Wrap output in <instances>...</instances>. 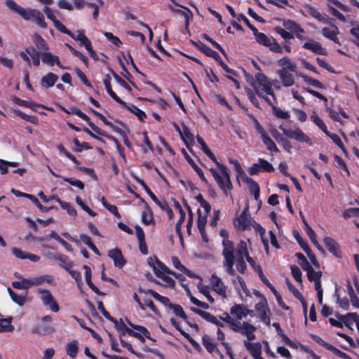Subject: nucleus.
Returning <instances> with one entry per match:
<instances>
[{
    "instance_id": "f257e3e1",
    "label": "nucleus",
    "mask_w": 359,
    "mask_h": 359,
    "mask_svg": "<svg viewBox=\"0 0 359 359\" xmlns=\"http://www.w3.org/2000/svg\"><path fill=\"white\" fill-rule=\"evenodd\" d=\"M197 142L201 147L203 151L218 166L221 175L214 168H210V171L212 173L215 180L217 182L219 188L223 191L225 196H232L230 191L233 189V185L230 180V176L227 170V168L217 161L215 154L209 149L203 139L199 136H196Z\"/></svg>"
},
{
    "instance_id": "f03ea898",
    "label": "nucleus",
    "mask_w": 359,
    "mask_h": 359,
    "mask_svg": "<svg viewBox=\"0 0 359 359\" xmlns=\"http://www.w3.org/2000/svg\"><path fill=\"white\" fill-rule=\"evenodd\" d=\"M219 318L224 322L227 323L230 328L235 332H239L243 335H245L248 340H254L255 335L254 332L256 330V327L250 324L248 322L241 323L233 318H232L228 313H224L219 316Z\"/></svg>"
},
{
    "instance_id": "7ed1b4c3",
    "label": "nucleus",
    "mask_w": 359,
    "mask_h": 359,
    "mask_svg": "<svg viewBox=\"0 0 359 359\" xmlns=\"http://www.w3.org/2000/svg\"><path fill=\"white\" fill-rule=\"evenodd\" d=\"M256 81L252 83V86L259 97H263V93L272 96L276 101V97L272 89V83L268 80L266 76L262 73H257L255 76Z\"/></svg>"
},
{
    "instance_id": "20e7f679",
    "label": "nucleus",
    "mask_w": 359,
    "mask_h": 359,
    "mask_svg": "<svg viewBox=\"0 0 359 359\" xmlns=\"http://www.w3.org/2000/svg\"><path fill=\"white\" fill-rule=\"evenodd\" d=\"M222 255L224 258V266L230 275L234 276L235 270L233 268L235 264L234 243L231 241L224 239L222 241Z\"/></svg>"
},
{
    "instance_id": "39448f33",
    "label": "nucleus",
    "mask_w": 359,
    "mask_h": 359,
    "mask_svg": "<svg viewBox=\"0 0 359 359\" xmlns=\"http://www.w3.org/2000/svg\"><path fill=\"white\" fill-rule=\"evenodd\" d=\"M248 255L247 243L244 241H241L236 248H234V257L236 267L237 270L244 274L247 266L244 258Z\"/></svg>"
},
{
    "instance_id": "423d86ee",
    "label": "nucleus",
    "mask_w": 359,
    "mask_h": 359,
    "mask_svg": "<svg viewBox=\"0 0 359 359\" xmlns=\"http://www.w3.org/2000/svg\"><path fill=\"white\" fill-rule=\"evenodd\" d=\"M133 177L136 180V182H138L143 187V189L148 194V195L150 196L152 201L155 202L163 210L165 211L169 219H172L174 217V214L167 201L165 200H158V198L153 194V192L151 191V189L142 180H141L136 175H133Z\"/></svg>"
},
{
    "instance_id": "0eeeda50",
    "label": "nucleus",
    "mask_w": 359,
    "mask_h": 359,
    "mask_svg": "<svg viewBox=\"0 0 359 359\" xmlns=\"http://www.w3.org/2000/svg\"><path fill=\"white\" fill-rule=\"evenodd\" d=\"M22 18L27 21L36 22L39 27L46 28L47 23L45 22L44 16L39 11L32 8H26Z\"/></svg>"
},
{
    "instance_id": "6e6552de",
    "label": "nucleus",
    "mask_w": 359,
    "mask_h": 359,
    "mask_svg": "<svg viewBox=\"0 0 359 359\" xmlns=\"http://www.w3.org/2000/svg\"><path fill=\"white\" fill-rule=\"evenodd\" d=\"M279 128L283 131V134L289 138L294 139L299 142H306L309 145L312 144L311 140L299 128H297L295 130L286 129L283 126V125H280Z\"/></svg>"
},
{
    "instance_id": "1a4fd4ad",
    "label": "nucleus",
    "mask_w": 359,
    "mask_h": 359,
    "mask_svg": "<svg viewBox=\"0 0 359 359\" xmlns=\"http://www.w3.org/2000/svg\"><path fill=\"white\" fill-rule=\"evenodd\" d=\"M38 292L41 294V299L43 304L48 306L53 312H57L60 309L58 304L54 300L51 292L48 290L38 289Z\"/></svg>"
},
{
    "instance_id": "9d476101",
    "label": "nucleus",
    "mask_w": 359,
    "mask_h": 359,
    "mask_svg": "<svg viewBox=\"0 0 359 359\" xmlns=\"http://www.w3.org/2000/svg\"><path fill=\"white\" fill-rule=\"evenodd\" d=\"M311 337L314 340L316 343L320 344V346H323L324 348H327V350L332 351L334 355L343 358V359H351V358L347 355L346 353L341 351L340 350L337 349L336 347L332 346V344L327 343V341H324L322 338H320L319 336L311 334Z\"/></svg>"
},
{
    "instance_id": "9b49d317",
    "label": "nucleus",
    "mask_w": 359,
    "mask_h": 359,
    "mask_svg": "<svg viewBox=\"0 0 359 359\" xmlns=\"http://www.w3.org/2000/svg\"><path fill=\"white\" fill-rule=\"evenodd\" d=\"M70 112L71 114L77 115L79 117L86 121L88 123L90 128L97 134L100 135H105V132L96 126L93 122H91L90 118L83 112H82L79 108L76 107H71Z\"/></svg>"
},
{
    "instance_id": "f8f14e48",
    "label": "nucleus",
    "mask_w": 359,
    "mask_h": 359,
    "mask_svg": "<svg viewBox=\"0 0 359 359\" xmlns=\"http://www.w3.org/2000/svg\"><path fill=\"white\" fill-rule=\"evenodd\" d=\"M11 192L18 197H25L27 198H29L30 200V202H32L34 204L36 205V206L42 212H46L52 209V207H45L41 204L38 198L32 194L22 193L18 190L12 189Z\"/></svg>"
},
{
    "instance_id": "ddd939ff",
    "label": "nucleus",
    "mask_w": 359,
    "mask_h": 359,
    "mask_svg": "<svg viewBox=\"0 0 359 359\" xmlns=\"http://www.w3.org/2000/svg\"><path fill=\"white\" fill-rule=\"evenodd\" d=\"M11 192L18 197H25L27 198H29L30 200V202H32L34 204L36 205V206L42 212H46L52 209V207H45L41 204L38 198L32 194L22 193L18 190L12 189Z\"/></svg>"
},
{
    "instance_id": "4468645a",
    "label": "nucleus",
    "mask_w": 359,
    "mask_h": 359,
    "mask_svg": "<svg viewBox=\"0 0 359 359\" xmlns=\"http://www.w3.org/2000/svg\"><path fill=\"white\" fill-rule=\"evenodd\" d=\"M335 316L338 320L342 322L343 325H344L348 328H351L350 325L352 322H355L359 332V316L357 313H348L346 315L336 313Z\"/></svg>"
},
{
    "instance_id": "2eb2a0df",
    "label": "nucleus",
    "mask_w": 359,
    "mask_h": 359,
    "mask_svg": "<svg viewBox=\"0 0 359 359\" xmlns=\"http://www.w3.org/2000/svg\"><path fill=\"white\" fill-rule=\"evenodd\" d=\"M248 205H247L239 217L236 218L238 223H235V226L243 231L245 230L250 225L251 218L248 214Z\"/></svg>"
},
{
    "instance_id": "dca6fc26",
    "label": "nucleus",
    "mask_w": 359,
    "mask_h": 359,
    "mask_svg": "<svg viewBox=\"0 0 359 359\" xmlns=\"http://www.w3.org/2000/svg\"><path fill=\"white\" fill-rule=\"evenodd\" d=\"M108 256L114 261V266L119 269L123 268L126 263L121 250L118 248L109 250Z\"/></svg>"
},
{
    "instance_id": "f3484780",
    "label": "nucleus",
    "mask_w": 359,
    "mask_h": 359,
    "mask_svg": "<svg viewBox=\"0 0 359 359\" xmlns=\"http://www.w3.org/2000/svg\"><path fill=\"white\" fill-rule=\"evenodd\" d=\"M211 285L212 290L215 291L218 294L221 295L224 298L226 297L225 285L221 279L215 274L212 275Z\"/></svg>"
},
{
    "instance_id": "a211bd4d",
    "label": "nucleus",
    "mask_w": 359,
    "mask_h": 359,
    "mask_svg": "<svg viewBox=\"0 0 359 359\" xmlns=\"http://www.w3.org/2000/svg\"><path fill=\"white\" fill-rule=\"evenodd\" d=\"M324 244L327 249L337 257H341V252L339 250V244L330 237H325L323 239Z\"/></svg>"
},
{
    "instance_id": "6ab92c4d",
    "label": "nucleus",
    "mask_w": 359,
    "mask_h": 359,
    "mask_svg": "<svg viewBox=\"0 0 359 359\" xmlns=\"http://www.w3.org/2000/svg\"><path fill=\"white\" fill-rule=\"evenodd\" d=\"M303 48L306 50H310L316 54L326 55V48L322 47L321 44L314 40H310L309 42H306L303 45Z\"/></svg>"
},
{
    "instance_id": "aec40b11",
    "label": "nucleus",
    "mask_w": 359,
    "mask_h": 359,
    "mask_svg": "<svg viewBox=\"0 0 359 359\" xmlns=\"http://www.w3.org/2000/svg\"><path fill=\"white\" fill-rule=\"evenodd\" d=\"M149 264L153 268V271L155 273V269L156 271L163 273V274L171 273V270L169 269L163 263H162L157 257H149L148 259Z\"/></svg>"
},
{
    "instance_id": "412c9836",
    "label": "nucleus",
    "mask_w": 359,
    "mask_h": 359,
    "mask_svg": "<svg viewBox=\"0 0 359 359\" xmlns=\"http://www.w3.org/2000/svg\"><path fill=\"white\" fill-rule=\"evenodd\" d=\"M191 43L194 44V46H196L197 48H198L201 51H202L203 53H205L207 56L213 57L216 61L220 60L221 57L219 56V55L215 50L208 47L203 43H202L201 41L196 42L194 41H191Z\"/></svg>"
},
{
    "instance_id": "4be33fe9",
    "label": "nucleus",
    "mask_w": 359,
    "mask_h": 359,
    "mask_svg": "<svg viewBox=\"0 0 359 359\" xmlns=\"http://www.w3.org/2000/svg\"><path fill=\"white\" fill-rule=\"evenodd\" d=\"M41 57L43 63H46L50 66H53L55 63L59 67L65 69V67L61 65L59 57L57 55H53L51 53L46 51L43 52L41 54Z\"/></svg>"
},
{
    "instance_id": "5701e85b",
    "label": "nucleus",
    "mask_w": 359,
    "mask_h": 359,
    "mask_svg": "<svg viewBox=\"0 0 359 359\" xmlns=\"http://www.w3.org/2000/svg\"><path fill=\"white\" fill-rule=\"evenodd\" d=\"M271 134L272 137L279 143L280 144L284 149L287 151V152L290 153L292 149V145L290 144V142L287 140L286 138L283 137L278 131L273 128L270 130Z\"/></svg>"
},
{
    "instance_id": "b1692460",
    "label": "nucleus",
    "mask_w": 359,
    "mask_h": 359,
    "mask_svg": "<svg viewBox=\"0 0 359 359\" xmlns=\"http://www.w3.org/2000/svg\"><path fill=\"white\" fill-rule=\"evenodd\" d=\"M168 8L170 10V11H172V13H179L184 16V18L185 19V27L187 29L189 27L190 21H191L193 20L194 15H193L192 11L189 8H187L184 6H182V8L184 11L174 8L170 5L168 6Z\"/></svg>"
},
{
    "instance_id": "393cba45",
    "label": "nucleus",
    "mask_w": 359,
    "mask_h": 359,
    "mask_svg": "<svg viewBox=\"0 0 359 359\" xmlns=\"http://www.w3.org/2000/svg\"><path fill=\"white\" fill-rule=\"evenodd\" d=\"M283 85L285 87L292 86L294 83V76L285 68H282L278 72Z\"/></svg>"
},
{
    "instance_id": "a878e982",
    "label": "nucleus",
    "mask_w": 359,
    "mask_h": 359,
    "mask_svg": "<svg viewBox=\"0 0 359 359\" xmlns=\"http://www.w3.org/2000/svg\"><path fill=\"white\" fill-rule=\"evenodd\" d=\"M138 291L140 293H147L151 294L155 299L159 301L163 305L168 306L169 309H170L171 305L173 304L170 303V299L168 297L160 295L158 293H157L156 291L153 290L149 289L147 290H144L142 288L140 287L138 289Z\"/></svg>"
},
{
    "instance_id": "bb28decb",
    "label": "nucleus",
    "mask_w": 359,
    "mask_h": 359,
    "mask_svg": "<svg viewBox=\"0 0 359 359\" xmlns=\"http://www.w3.org/2000/svg\"><path fill=\"white\" fill-rule=\"evenodd\" d=\"M57 80L58 76L56 74L52 72H49L45 76H42L40 81V85L43 88H49L53 87Z\"/></svg>"
},
{
    "instance_id": "cd10ccee",
    "label": "nucleus",
    "mask_w": 359,
    "mask_h": 359,
    "mask_svg": "<svg viewBox=\"0 0 359 359\" xmlns=\"http://www.w3.org/2000/svg\"><path fill=\"white\" fill-rule=\"evenodd\" d=\"M243 181L248 184L249 187L250 192L253 194L255 200H258L259 197V184L252 178L245 175Z\"/></svg>"
},
{
    "instance_id": "c85d7f7f",
    "label": "nucleus",
    "mask_w": 359,
    "mask_h": 359,
    "mask_svg": "<svg viewBox=\"0 0 359 359\" xmlns=\"http://www.w3.org/2000/svg\"><path fill=\"white\" fill-rule=\"evenodd\" d=\"M51 257L54 260L58 261L59 265L66 271H69L73 266V262H71L66 255L55 254L53 255Z\"/></svg>"
},
{
    "instance_id": "c756f323",
    "label": "nucleus",
    "mask_w": 359,
    "mask_h": 359,
    "mask_svg": "<svg viewBox=\"0 0 359 359\" xmlns=\"http://www.w3.org/2000/svg\"><path fill=\"white\" fill-rule=\"evenodd\" d=\"M182 152L184 156V158H186V160L188 161V163H189V165L194 168V170L197 172V174L198 175L199 177L201 178V180L202 181H203L205 184H208V181L206 180V178L204 176V174L202 171V170L195 163V162L194 161V160L189 156V155L188 154V153L186 151V150L184 149H182Z\"/></svg>"
},
{
    "instance_id": "7c9ffc66",
    "label": "nucleus",
    "mask_w": 359,
    "mask_h": 359,
    "mask_svg": "<svg viewBox=\"0 0 359 359\" xmlns=\"http://www.w3.org/2000/svg\"><path fill=\"white\" fill-rule=\"evenodd\" d=\"M110 81H111V76L109 74H106L105 75V77L103 80V83H104V85L105 86V88L107 91V93H109V95L116 101L118 103H119L120 104H126V102H124L123 100H122L120 97H118L116 94L111 89V84H110Z\"/></svg>"
},
{
    "instance_id": "2f4dec72",
    "label": "nucleus",
    "mask_w": 359,
    "mask_h": 359,
    "mask_svg": "<svg viewBox=\"0 0 359 359\" xmlns=\"http://www.w3.org/2000/svg\"><path fill=\"white\" fill-rule=\"evenodd\" d=\"M83 269H85V278L88 287L97 294L100 296L105 295V293L99 290V289L93 283L91 280V270L90 268L86 265L83 266Z\"/></svg>"
},
{
    "instance_id": "473e14b6",
    "label": "nucleus",
    "mask_w": 359,
    "mask_h": 359,
    "mask_svg": "<svg viewBox=\"0 0 359 359\" xmlns=\"http://www.w3.org/2000/svg\"><path fill=\"white\" fill-rule=\"evenodd\" d=\"M250 340L248 339V341H244V345L247 350L250 351L251 355L252 357H257L259 356V354H262V345L259 342L257 343H250L249 341Z\"/></svg>"
},
{
    "instance_id": "72a5a7b5",
    "label": "nucleus",
    "mask_w": 359,
    "mask_h": 359,
    "mask_svg": "<svg viewBox=\"0 0 359 359\" xmlns=\"http://www.w3.org/2000/svg\"><path fill=\"white\" fill-rule=\"evenodd\" d=\"M5 5L7 6L11 11L14 12L15 13L18 14L21 18L26 10V8L19 6L14 0H6Z\"/></svg>"
},
{
    "instance_id": "f704fd0d",
    "label": "nucleus",
    "mask_w": 359,
    "mask_h": 359,
    "mask_svg": "<svg viewBox=\"0 0 359 359\" xmlns=\"http://www.w3.org/2000/svg\"><path fill=\"white\" fill-rule=\"evenodd\" d=\"M121 105L124 107L126 109H127L128 111L134 114L141 122L144 121V118L147 117V115L143 111L140 109L138 107H137L135 105L128 106L126 102V104Z\"/></svg>"
},
{
    "instance_id": "c9c22d12",
    "label": "nucleus",
    "mask_w": 359,
    "mask_h": 359,
    "mask_svg": "<svg viewBox=\"0 0 359 359\" xmlns=\"http://www.w3.org/2000/svg\"><path fill=\"white\" fill-rule=\"evenodd\" d=\"M34 42L36 45V48L39 50H48L49 48L45 41V40L41 37L39 34H35L34 35Z\"/></svg>"
},
{
    "instance_id": "e433bc0d",
    "label": "nucleus",
    "mask_w": 359,
    "mask_h": 359,
    "mask_svg": "<svg viewBox=\"0 0 359 359\" xmlns=\"http://www.w3.org/2000/svg\"><path fill=\"white\" fill-rule=\"evenodd\" d=\"M262 133V140L263 143L266 146L267 149L270 151L278 152L279 150L271 138L267 135L266 133L263 132Z\"/></svg>"
},
{
    "instance_id": "4c0bfd02",
    "label": "nucleus",
    "mask_w": 359,
    "mask_h": 359,
    "mask_svg": "<svg viewBox=\"0 0 359 359\" xmlns=\"http://www.w3.org/2000/svg\"><path fill=\"white\" fill-rule=\"evenodd\" d=\"M12 320V317L0 319V332L13 331L14 327L11 325Z\"/></svg>"
},
{
    "instance_id": "58836bf2",
    "label": "nucleus",
    "mask_w": 359,
    "mask_h": 359,
    "mask_svg": "<svg viewBox=\"0 0 359 359\" xmlns=\"http://www.w3.org/2000/svg\"><path fill=\"white\" fill-rule=\"evenodd\" d=\"M245 306L243 304H235L231 308L230 313L234 315L238 319L245 317Z\"/></svg>"
},
{
    "instance_id": "ea45409f",
    "label": "nucleus",
    "mask_w": 359,
    "mask_h": 359,
    "mask_svg": "<svg viewBox=\"0 0 359 359\" xmlns=\"http://www.w3.org/2000/svg\"><path fill=\"white\" fill-rule=\"evenodd\" d=\"M8 292L12 299V300L15 302L19 306H23L27 300V296L25 295H18L14 291H13L10 287L8 288Z\"/></svg>"
},
{
    "instance_id": "a19ab883",
    "label": "nucleus",
    "mask_w": 359,
    "mask_h": 359,
    "mask_svg": "<svg viewBox=\"0 0 359 359\" xmlns=\"http://www.w3.org/2000/svg\"><path fill=\"white\" fill-rule=\"evenodd\" d=\"M191 310L208 322L213 323V322L216 320V317L207 311H202L195 307H191Z\"/></svg>"
},
{
    "instance_id": "79ce46f5",
    "label": "nucleus",
    "mask_w": 359,
    "mask_h": 359,
    "mask_svg": "<svg viewBox=\"0 0 359 359\" xmlns=\"http://www.w3.org/2000/svg\"><path fill=\"white\" fill-rule=\"evenodd\" d=\"M202 341L208 353H212L216 350V345L209 336L204 335L202 338Z\"/></svg>"
},
{
    "instance_id": "37998d69",
    "label": "nucleus",
    "mask_w": 359,
    "mask_h": 359,
    "mask_svg": "<svg viewBox=\"0 0 359 359\" xmlns=\"http://www.w3.org/2000/svg\"><path fill=\"white\" fill-rule=\"evenodd\" d=\"M278 65L283 68H285L287 71L290 70L291 72L296 71V65L291 62V60L287 57H284L278 60Z\"/></svg>"
},
{
    "instance_id": "c03bdc74",
    "label": "nucleus",
    "mask_w": 359,
    "mask_h": 359,
    "mask_svg": "<svg viewBox=\"0 0 359 359\" xmlns=\"http://www.w3.org/2000/svg\"><path fill=\"white\" fill-rule=\"evenodd\" d=\"M323 35L331 40L335 35L339 34V28L336 25H332V28L324 27L322 29Z\"/></svg>"
},
{
    "instance_id": "a18cd8bd",
    "label": "nucleus",
    "mask_w": 359,
    "mask_h": 359,
    "mask_svg": "<svg viewBox=\"0 0 359 359\" xmlns=\"http://www.w3.org/2000/svg\"><path fill=\"white\" fill-rule=\"evenodd\" d=\"M32 284H34V285H40L44 282L52 283L53 281V278L50 275H43L32 278Z\"/></svg>"
},
{
    "instance_id": "49530a36",
    "label": "nucleus",
    "mask_w": 359,
    "mask_h": 359,
    "mask_svg": "<svg viewBox=\"0 0 359 359\" xmlns=\"http://www.w3.org/2000/svg\"><path fill=\"white\" fill-rule=\"evenodd\" d=\"M67 353L71 358H75L78 353V343L76 341H73L67 344L66 348Z\"/></svg>"
},
{
    "instance_id": "de8ad7c7",
    "label": "nucleus",
    "mask_w": 359,
    "mask_h": 359,
    "mask_svg": "<svg viewBox=\"0 0 359 359\" xmlns=\"http://www.w3.org/2000/svg\"><path fill=\"white\" fill-rule=\"evenodd\" d=\"M127 323L131 327H133V329L139 331L140 332H141L142 334H144V337H146V338L149 339H151L152 341H155V339H154L153 338L151 337V334H150V332L147 330V329L142 325H135L133 323H132L130 320H127Z\"/></svg>"
},
{
    "instance_id": "09e8293b",
    "label": "nucleus",
    "mask_w": 359,
    "mask_h": 359,
    "mask_svg": "<svg viewBox=\"0 0 359 359\" xmlns=\"http://www.w3.org/2000/svg\"><path fill=\"white\" fill-rule=\"evenodd\" d=\"M256 38L257 41L264 46H269V43L271 42L270 39L264 33L259 32L257 30L256 34H253Z\"/></svg>"
},
{
    "instance_id": "8fccbe9b",
    "label": "nucleus",
    "mask_w": 359,
    "mask_h": 359,
    "mask_svg": "<svg viewBox=\"0 0 359 359\" xmlns=\"http://www.w3.org/2000/svg\"><path fill=\"white\" fill-rule=\"evenodd\" d=\"M198 219H197V226L200 233H203L205 231V226L207 222V215L202 216L201 210L198 209Z\"/></svg>"
},
{
    "instance_id": "3c124183",
    "label": "nucleus",
    "mask_w": 359,
    "mask_h": 359,
    "mask_svg": "<svg viewBox=\"0 0 359 359\" xmlns=\"http://www.w3.org/2000/svg\"><path fill=\"white\" fill-rule=\"evenodd\" d=\"M302 77L306 83L320 89H325V86L318 80L313 79L307 75H302Z\"/></svg>"
},
{
    "instance_id": "603ef678",
    "label": "nucleus",
    "mask_w": 359,
    "mask_h": 359,
    "mask_svg": "<svg viewBox=\"0 0 359 359\" xmlns=\"http://www.w3.org/2000/svg\"><path fill=\"white\" fill-rule=\"evenodd\" d=\"M111 322L114 323V326L117 330L121 331V335H124L126 333H128V330H133L124 324L121 318L120 319V323L114 318V321ZM120 337H121V336H120Z\"/></svg>"
},
{
    "instance_id": "864d4df0",
    "label": "nucleus",
    "mask_w": 359,
    "mask_h": 359,
    "mask_svg": "<svg viewBox=\"0 0 359 359\" xmlns=\"http://www.w3.org/2000/svg\"><path fill=\"white\" fill-rule=\"evenodd\" d=\"M259 166L260 170L267 172H271L274 171V168L269 161L264 158L259 159Z\"/></svg>"
},
{
    "instance_id": "5fc2aeb1",
    "label": "nucleus",
    "mask_w": 359,
    "mask_h": 359,
    "mask_svg": "<svg viewBox=\"0 0 359 359\" xmlns=\"http://www.w3.org/2000/svg\"><path fill=\"white\" fill-rule=\"evenodd\" d=\"M170 309H172L177 316L180 317L184 320H187V316L184 311L183 308L179 304H172Z\"/></svg>"
},
{
    "instance_id": "6e6d98bb",
    "label": "nucleus",
    "mask_w": 359,
    "mask_h": 359,
    "mask_svg": "<svg viewBox=\"0 0 359 359\" xmlns=\"http://www.w3.org/2000/svg\"><path fill=\"white\" fill-rule=\"evenodd\" d=\"M54 332V329L53 327L49 325H39L37 327L34 332L37 333L41 335L48 334Z\"/></svg>"
},
{
    "instance_id": "4d7b16f0",
    "label": "nucleus",
    "mask_w": 359,
    "mask_h": 359,
    "mask_svg": "<svg viewBox=\"0 0 359 359\" xmlns=\"http://www.w3.org/2000/svg\"><path fill=\"white\" fill-rule=\"evenodd\" d=\"M155 275L158 277L161 278L168 286L173 287L175 286V280L170 276H168L165 274H163V273H160L158 271H156L155 269Z\"/></svg>"
},
{
    "instance_id": "13d9d810",
    "label": "nucleus",
    "mask_w": 359,
    "mask_h": 359,
    "mask_svg": "<svg viewBox=\"0 0 359 359\" xmlns=\"http://www.w3.org/2000/svg\"><path fill=\"white\" fill-rule=\"evenodd\" d=\"M198 287L200 292H201L210 303H214L215 300L210 293V289L208 286L201 285H198Z\"/></svg>"
},
{
    "instance_id": "bf43d9fd",
    "label": "nucleus",
    "mask_w": 359,
    "mask_h": 359,
    "mask_svg": "<svg viewBox=\"0 0 359 359\" xmlns=\"http://www.w3.org/2000/svg\"><path fill=\"white\" fill-rule=\"evenodd\" d=\"M290 269H291V273H292L293 278L295 279V280L298 283H302V273L300 269L295 265H292L290 266Z\"/></svg>"
},
{
    "instance_id": "052dcab7",
    "label": "nucleus",
    "mask_w": 359,
    "mask_h": 359,
    "mask_svg": "<svg viewBox=\"0 0 359 359\" xmlns=\"http://www.w3.org/2000/svg\"><path fill=\"white\" fill-rule=\"evenodd\" d=\"M294 236L295 239L297 240V241L298 242V243L305 252L308 251L309 249H311L308 243L305 241H304V239L302 238V236L297 231L294 232Z\"/></svg>"
},
{
    "instance_id": "680f3d73",
    "label": "nucleus",
    "mask_w": 359,
    "mask_h": 359,
    "mask_svg": "<svg viewBox=\"0 0 359 359\" xmlns=\"http://www.w3.org/2000/svg\"><path fill=\"white\" fill-rule=\"evenodd\" d=\"M57 148L59 149L60 151L62 152L69 159L72 161L75 164H77V165L79 164V163L77 161V159L76 158V157L73 154H72L70 152H69L62 144H57Z\"/></svg>"
},
{
    "instance_id": "e2e57ef3",
    "label": "nucleus",
    "mask_w": 359,
    "mask_h": 359,
    "mask_svg": "<svg viewBox=\"0 0 359 359\" xmlns=\"http://www.w3.org/2000/svg\"><path fill=\"white\" fill-rule=\"evenodd\" d=\"M272 109H273V114L278 118L287 119V118L290 117V114H289L288 111H283L276 106H272Z\"/></svg>"
},
{
    "instance_id": "0e129e2a",
    "label": "nucleus",
    "mask_w": 359,
    "mask_h": 359,
    "mask_svg": "<svg viewBox=\"0 0 359 359\" xmlns=\"http://www.w3.org/2000/svg\"><path fill=\"white\" fill-rule=\"evenodd\" d=\"M285 283L289 289V290L294 294V296L297 298V299H302V294H301V292L291 283V282L290 281V280L288 278H287L285 280Z\"/></svg>"
},
{
    "instance_id": "69168bd1",
    "label": "nucleus",
    "mask_w": 359,
    "mask_h": 359,
    "mask_svg": "<svg viewBox=\"0 0 359 359\" xmlns=\"http://www.w3.org/2000/svg\"><path fill=\"white\" fill-rule=\"evenodd\" d=\"M343 216L345 219L351 217H358L359 216V208H351L345 210L343 213Z\"/></svg>"
},
{
    "instance_id": "338daca9",
    "label": "nucleus",
    "mask_w": 359,
    "mask_h": 359,
    "mask_svg": "<svg viewBox=\"0 0 359 359\" xmlns=\"http://www.w3.org/2000/svg\"><path fill=\"white\" fill-rule=\"evenodd\" d=\"M245 93H246V94L248 95V99L251 102V103L255 107L259 108V102H258L257 99L256 98L254 92L251 89L247 88H245Z\"/></svg>"
},
{
    "instance_id": "774afa93",
    "label": "nucleus",
    "mask_w": 359,
    "mask_h": 359,
    "mask_svg": "<svg viewBox=\"0 0 359 359\" xmlns=\"http://www.w3.org/2000/svg\"><path fill=\"white\" fill-rule=\"evenodd\" d=\"M283 25L287 29L292 32H294L299 27L298 24H297L294 21L291 20H284L283 22Z\"/></svg>"
}]
</instances>
